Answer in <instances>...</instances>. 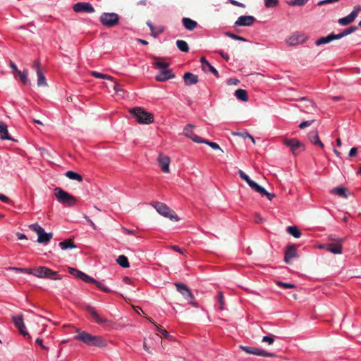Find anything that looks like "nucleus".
Instances as JSON below:
<instances>
[{
	"mask_svg": "<svg viewBox=\"0 0 361 361\" xmlns=\"http://www.w3.org/2000/svg\"><path fill=\"white\" fill-rule=\"evenodd\" d=\"M0 139L13 140V139L8 135V127L4 122H0Z\"/></svg>",
	"mask_w": 361,
	"mask_h": 361,
	"instance_id": "a878e982",
	"label": "nucleus"
},
{
	"mask_svg": "<svg viewBox=\"0 0 361 361\" xmlns=\"http://www.w3.org/2000/svg\"><path fill=\"white\" fill-rule=\"evenodd\" d=\"M183 79L186 86L195 85L198 82V76L190 72L185 73Z\"/></svg>",
	"mask_w": 361,
	"mask_h": 361,
	"instance_id": "4be33fe9",
	"label": "nucleus"
},
{
	"mask_svg": "<svg viewBox=\"0 0 361 361\" xmlns=\"http://www.w3.org/2000/svg\"><path fill=\"white\" fill-rule=\"evenodd\" d=\"M182 22L183 26L188 30H193L197 26V23L189 18H183Z\"/></svg>",
	"mask_w": 361,
	"mask_h": 361,
	"instance_id": "cd10ccee",
	"label": "nucleus"
},
{
	"mask_svg": "<svg viewBox=\"0 0 361 361\" xmlns=\"http://www.w3.org/2000/svg\"><path fill=\"white\" fill-rule=\"evenodd\" d=\"M175 286L177 288V290L182 294V295L189 302V303L192 304L193 306H196V303L193 302L194 295L185 284L176 283H175Z\"/></svg>",
	"mask_w": 361,
	"mask_h": 361,
	"instance_id": "9d476101",
	"label": "nucleus"
},
{
	"mask_svg": "<svg viewBox=\"0 0 361 361\" xmlns=\"http://www.w3.org/2000/svg\"><path fill=\"white\" fill-rule=\"evenodd\" d=\"M9 65H10V67L12 68V70L13 71V72H14L16 74H17V73H18V71H20L18 69V68H17L16 65L13 61H10Z\"/></svg>",
	"mask_w": 361,
	"mask_h": 361,
	"instance_id": "338daca9",
	"label": "nucleus"
},
{
	"mask_svg": "<svg viewBox=\"0 0 361 361\" xmlns=\"http://www.w3.org/2000/svg\"><path fill=\"white\" fill-rule=\"evenodd\" d=\"M306 39L307 37L303 34L295 32L286 39V43L289 46H295L300 44H302L305 42Z\"/></svg>",
	"mask_w": 361,
	"mask_h": 361,
	"instance_id": "f8f14e48",
	"label": "nucleus"
},
{
	"mask_svg": "<svg viewBox=\"0 0 361 361\" xmlns=\"http://www.w3.org/2000/svg\"><path fill=\"white\" fill-rule=\"evenodd\" d=\"M343 239H339L338 242L335 243H329L325 245L326 250L334 254H341L342 253V245L341 242Z\"/></svg>",
	"mask_w": 361,
	"mask_h": 361,
	"instance_id": "6ab92c4d",
	"label": "nucleus"
},
{
	"mask_svg": "<svg viewBox=\"0 0 361 361\" xmlns=\"http://www.w3.org/2000/svg\"><path fill=\"white\" fill-rule=\"evenodd\" d=\"M264 221L263 218L257 213L255 214V221L257 224L262 223Z\"/></svg>",
	"mask_w": 361,
	"mask_h": 361,
	"instance_id": "680f3d73",
	"label": "nucleus"
},
{
	"mask_svg": "<svg viewBox=\"0 0 361 361\" xmlns=\"http://www.w3.org/2000/svg\"><path fill=\"white\" fill-rule=\"evenodd\" d=\"M297 251L294 245H289L285 252L284 260L287 264L290 262L292 258L296 257Z\"/></svg>",
	"mask_w": 361,
	"mask_h": 361,
	"instance_id": "b1692460",
	"label": "nucleus"
},
{
	"mask_svg": "<svg viewBox=\"0 0 361 361\" xmlns=\"http://www.w3.org/2000/svg\"><path fill=\"white\" fill-rule=\"evenodd\" d=\"M65 176L71 180H75L78 182L82 181V176L73 171H68L65 173Z\"/></svg>",
	"mask_w": 361,
	"mask_h": 361,
	"instance_id": "72a5a7b5",
	"label": "nucleus"
},
{
	"mask_svg": "<svg viewBox=\"0 0 361 361\" xmlns=\"http://www.w3.org/2000/svg\"><path fill=\"white\" fill-rule=\"evenodd\" d=\"M194 128L195 126L192 124H188L183 130L184 135L195 142L200 143V142L202 141V138L193 133L192 129Z\"/></svg>",
	"mask_w": 361,
	"mask_h": 361,
	"instance_id": "f3484780",
	"label": "nucleus"
},
{
	"mask_svg": "<svg viewBox=\"0 0 361 361\" xmlns=\"http://www.w3.org/2000/svg\"><path fill=\"white\" fill-rule=\"evenodd\" d=\"M308 138L311 143H312L314 145L319 146L322 149L324 147V144L320 140L318 133L317 130L312 131L308 134Z\"/></svg>",
	"mask_w": 361,
	"mask_h": 361,
	"instance_id": "5701e85b",
	"label": "nucleus"
},
{
	"mask_svg": "<svg viewBox=\"0 0 361 361\" xmlns=\"http://www.w3.org/2000/svg\"><path fill=\"white\" fill-rule=\"evenodd\" d=\"M73 10L76 13H92L95 11L94 7L90 3L78 2L73 6Z\"/></svg>",
	"mask_w": 361,
	"mask_h": 361,
	"instance_id": "9b49d317",
	"label": "nucleus"
},
{
	"mask_svg": "<svg viewBox=\"0 0 361 361\" xmlns=\"http://www.w3.org/2000/svg\"><path fill=\"white\" fill-rule=\"evenodd\" d=\"M346 189L343 187H337V188H334L332 190H331V192L334 193V194H336L338 196H341V197H347V194H346Z\"/></svg>",
	"mask_w": 361,
	"mask_h": 361,
	"instance_id": "79ce46f5",
	"label": "nucleus"
},
{
	"mask_svg": "<svg viewBox=\"0 0 361 361\" xmlns=\"http://www.w3.org/2000/svg\"><path fill=\"white\" fill-rule=\"evenodd\" d=\"M113 88L117 94H119L120 92H123V89L120 87V85L117 82H115Z\"/></svg>",
	"mask_w": 361,
	"mask_h": 361,
	"instance_id": "052dcab7",
	"label": "nucleus"
},
{
	"mask_svg": "<svg viewBox=\"0 0 361 361\" xmlns=\"http://www.w3.org/2000/svg\"><path fill=\"white\" fill-rule=\"evenodd\" d=\"M61 250H66L68 248H75L76 245L71 239H66L59 243Z\"/></svg>",
	"mask_w": 361,
	"mask_h": 361,
	"instance_id": "473e14b6",
	"label": "nucleus"
},
{
	"mask_svg": "<svg viewBox=\"0 0 361 361\" xmlns=\"http://www.w3.org/2000/svg\"><path fill=\"white\" fill-rule=\"evenodd\" d=\"M80 279H81L82 281H84L85 283H94L96 282V280L94 278L87 275L86 274H85L83 272H82Z\"/></svg>",
	"mask_w": 361,
	"mask_h": 361,
	"instance_id": "49530a36",
	"label": "nucleus"
},
{
	"mask_svg": "<svg viewBox=\"0 0 361 361\" xmlns=\"http://www.w3.org/2000/svg\"><path fill=\"white\" fill-rule=\"evenodd\" d=\"M54 195L58 201L63 205L71 207L76 203V198L61 188L54 189Z\"/></svg>",
	"mask_w": 361,
	"mask_h": 361,
	"instance_id": "39448f33",
	"label": "nucleus"
},
{
	"mask_svg": "<svg viewBox=\"0 0 361 361\" xmlns=\"http://www.w3.org/2000/svg\"><path fill=\"white\" fill-rule=\"evenodd\" d=\"M12 321L16 327L19 330L20 333L24 336H27L30 337L28 333L26 331V327L23 322V315L13 316Z\"/></svg>",
	"mask_w": 361,
	"mask_h": 361,
	"instance_id": "4468645a",
	"label": "nucleus"
},
{
	"mask_svg": "<svg viewBox=\"0 0 361 361\" xmlns=\"http://www.w3.org/2000/svg\"><path fill=\"white\" fill-rule=\"evenodd\" d=\"M335 39H338L336 34L331 33L329 35H327L326 37H322L319 38L315 42V44L317 46H320L322 44L329 43V42H332L333 40H335Z\"/></svg>",
	"mask_w": 361,
	"mask_h": 361,
	"instance_id": "393cba45",
	"label": "nucleus"
},
{
	"mask_svg": "<svg viewBox=\"0 0 361 361\" xmlns=\"http://www.w3.org/2000/svg\"><path fill=\"white\" fill-rule=\"evenodd\" d=\"M175 75L169 69L161 70L160 73L156 75L155 80L157 81H166L171 78H174Z\"/></svg>",
	"mask_w": 361,
	"mask_h": 361,
	"instance_id": "aec40b11",
	"label": "nucleus"
},
{
	"mask_svg": "<svg viewBox=\"0 0 361 361\" xmlns=\"http://www.w3.org/2000/svg\"><path fill=\"white\" fill-rule=\"evenodd\" d=\"M83 217L87 221V222H89L92 228L96 229L94 223L85 214H83Z\"/></svg>",
	"mask_w": 361,
	"mask_h": 361,
	"instance_id": "0e129e2a",
	"label": "nucleus"
},
{
	"mask_svg": "<svg viewBox=\"0 0 361 361\" xmlns=\"http://www.w3.org/2000/svg\"><path fill=\"white\" fill-rule=\"evenodd\" d=\"M276 284L279 286L283 287L284 288H294L295 287V286L294 284L288 283H283V282H281V281H277Z\"/></svg>",
	"mask_w": 361,
	"mask_h": 361,
	"instance_id": "864d4df0",
	"label": "nucleus"
},
{
	"mask_svg": "<svg viewBox=\"0 0 361 361\" xmlns=\"http://www.w3.org/2000/svg\"><path fill=\"white\" fill-rule=\"evenodd\" d=\"M117 263L123 268L130 267L128 259L125 255H120L116 259Z\"/></svg>",
	"mask_w": 361,
	"mask_h": 361,
	"instance_id": "4c0bfd02",
	"label": "nucleus"
},
{
	"mask_svg": "<svg viewBox=\"0 0 361 361\" xmlns=\"http://www.w3.org/2000/svg\"><path fill=\"white\" fill-rule=\"evenodd\" d=\"M37 85L38 86H47V83L46 82V78L42 72V71H37Z\"/></svg>",
	"mask_w": 361,
	"mask_h": 361,
	"instance_id": "ea45409f",
	"label": "nucleus"
},
{
	"mask_svg": "<svg viewBox=\"0 0 361 361\" xmlns=\"http://www.w3.org/2000/svg\"><path fill=\"white\" fill-rule=\"evenodd\" d=\"M77 335L74 336V339L81 341L90 346H97L99 348L105 347L106 342L101 336H93L86 331H80L77 330Z\"/></svg>",
	"mask_w": 361,
	"mask_h": 361,
	"instance_id": "f257e3e1",
	"label": "nucleus"
},
{
	"mask_svg": "<svg viewBox=\"0 0 361 361\" xmlns=\"http://www.w3.org/2000/svg\"><path fill=\"white\" fill-rule=\"evenodd\" d=\"M307 1L308 0H290L287 1V4L290 6H302L305 5Z\"/></svg>",
	"mask_w": 361,
	"mask_h": 361,
	"instance_id": "c03bdc74",
	"label": "nucleus"
},
{
	"mask_svg": "<svg viewBox=\"0 0 361 361\" xmlns=\"http://www.w3.org/2000/svg\"><path fill=\"white\" fill-rule=\"evenodd\" d=\"M157 330L160 332L164 337L169 336L168 332L163 329L161 326L156 325Z\"/></svg>",
	"mask_w": 361,
	"mask_h": 361,
	"instance_id": "4d7b16f0",
	"label": "nucleus"
},
{
	"mask_svg": "<svg viewBox=\"0 0 361 361\" xmlns=\"http://www.w3.org/2000/svg\"><path fill=\"white\" fill-rule=\"evenodd\" d=\"M119 18V16L116 13H103L99 20L104 26L112 27L118 24Z\"/></svg>",
	"mask_w": 361,
	"mask_h": 361,
	"instance_id": "0eeeda50",
	"label": "nucleus"
},
{
	"mask_svg": "<svg viewBox=\"0 0 361 361\" xmlns=\"http://www.w3.org/2000/svg\"><path fill=\"white\" fill-rule=\"evenodd\" d=\"M357 27L356 26H352L350 27L345 29L343 32H341L339 34H336V35L337 37V39H339L343 37H345V36L353 33V32L357 30Z\"/></svg>",
	"mask_w": 361,
	"mask_h": 361,
	"instance_id": "c9c22d12",
	"label": "nucleus"
},
{
	"mask_svg": "<svg viewBox=\"0 0 361 361\" xmlns=\"http://www.w3.org/2000/svg\"><path fill=\"white\" fill-rule=\"evenodd\" d=\"M252 190L259 193L262 196H266L269 200H271L275 197L274 193L267 192L263 187L259 185L257 183Z\"/></svg>",
	"mask_w": 361,
	"mask_h": 361,
	"instance_id": "bb28decb",
	"label": "nucleus"
},
{
	"mask_svg": "<svg viewBox=\"0 0 361 361\" xmlns=\"http://www.w3.org/2000/svg\"><path fill=\"white\" fill-rule=\"evenodd\" d=\"M219 309L223 310L224 306V298L223 293L221 292L219 293Z\"/></svg>",
	"mask_w": 361,
	"mask_h": 361,
	"instance_id": "6e6d98bb",
	"label": "nucleus"
},
{
	"mask_svg": "<svg viewBox=\"0 0 361 361\" xmlns=\"http://www.w3.org/2000/svg\"><path fill=\"white\" fill-rule=\"evenodd\" d=\"M33 276L37 278L47 279L51 280L61 279V277L59 276L58 271H54L51 269L44 266H39L34 268Z\"/></svg>",
	"mask_w": 361,
	"mask_h": 361,
	"instance_id": "20e7f679",
	"label": "nucleus"
},
{
	"mask_svg": "<svg viewBox=\"0 0 361 361\" xmlns=\"http://www.w3.org/2000/svg\"><path fill=\"white\" fill-rule=\"evenodd\" d=\"M238 174L240 176V177L244 180L248 185L249 186L253 189V188L255 186V185L257 184V183H255V181H253L252 180H251L250 178V177L245 173H244L243 171L241 170H239L238 171Z\"/></svg>",
	"mask_w": 361,
	"mask_h": 361,
	"instance_id": "7c9ffc66",
	"label": "nucleus"
},
{
	"mask_svg": "<svg viewBox=\"0 0 361 361\" xmlns=\"http://www.w3.org/2000/svg\"><path fill=\"white\" fill-rule=\"evenodd\" d=\"M91 75L96 78L105 79V80H111V81H114V78L109 75L103 74V73H99L97 71H92Z\"/></svg>",
	"mask_w": 361,
	"mask_h": 361,
	"instance_id": "58836bf2",
	"label": "nucleus"
},
{
	"mask_svg": "<svg viewBox=\"0 0 361 361\" xmlns=\"http://www.w3.org/2000/svg\"><path fill=\"white\" fill-rule=\"evenodd\" d=\"M239 82V80L238 79H235V78H230L229 80H228V82L227 83L229 85H238Z\"/></svg>",
	"mask_w": 361,
	"mask_h": 361,
	"instance_id": "69168bd1",
	"label": "nucleus"
},
{
	"mask_svg": "<svg viewBox=\"0 0 361 361\" xmlns=\"http://www.w3.org/2000/svg\"><path fill=\"white\" fill-rule=\"evenodd\" d=\"M200 62L202 63V68L204 71H207V69L211 71L216 78H219V72L217 71V70L214 67L212 66L209 63V61H207L206 58L205 57H202L200 59Z\"/></svg>",
	"mask_w": 361,
	"mask_h": 361,
	"instance_id": "412c9836",
	"label": "nucleus"
},
{
	"mask_svg": "<svg viewBox=\"0 0 361 361\" xmlns=\"http://www.w3.org/2000/svg\"><path fill=\"white\" fill-rule=\"evenodd\" d=\"M17 75L19 76L23 84H24V85H26L27 83L30 84V80L27 78V75H28L27 69L25 68L22 72L20 71H18Z\"/></svg>",
	"mask_w": 361,
	"mask_h": 361,
	"instance_id": "f704fd0d",
	"label": "nucleus"
},
{
	"mask_svg": "<svg viewBox=\"0 0 361 361\" xmlns=\"http://www.w3.org/2000/svg\"><path fill=\"white\" fill-rule=\"evenodd\" d=\"M255 20L252 16H241L235 21L236 26H251Z\"/></svg>",
	"mask_w": 361,
	"mask_h": 361,
	"instance_id": "dca6fc26",
	"label": "nucleus"
},
{
	"mask_svg": "<svg viewBox=\"0 0 361 361\" xmlns=\"http://www.w3.org/2000/svg\"><path fill=\"white\" fill-rule=\"evenodd\" d=\"M171 248L172 250H173L174 251L178 252H179V253L182 254V255H184V254H185V250H183V249L180 248V247H179L178 246H177V245H171Z\"/></svg>",
	"mask_w": 361,
	"mask_h": 361,
	"instance_id": "bf43d9fd",
	"label": "nucleus"
},
{
	"mask_svg": "<svg viewBox=\"0 0 361 361\" xmlns=\"http://www.w3.org/2000/svg\"><path fill=\"white\" fill-rule=\"evenodd\" d=\"M283 143L290 147L293 154H298L305 149V145L295 138L286 139Z\"/></svg>",
	"mask_w": 361,
	"mask_h": 361,
	"instance_id": "1a4fd4ad",
	"label": "nucleus"
},
{
	"mask_svg": "<svg viewBox=\"0 0 361 361\" xmlns=\"http://www.w3.org/2000/svg\"><path fill=\"white\" fill-rule=\"evenodd\" d=\"M200 143H204L211 147L214 149H220L222 152H224L223 149H221L219 147V145L214 142H210L207 140H204L202 138V141L200 142Z\"/></svg>",
	"mask_w": 361,
	"mask_h": 361,
	"instance_id": "37998d69",
	"label": "nucleus"
},
{
	"mask_svg": "<svg viewBox=\"0 0 361 361\" xmlns=\"http://www.w3.org/2000/svg\"><path fill=\"white\" fill-rule=\"evenodd\" d=\"M357 149L356 147H353L350 149L349 152V157H355L357 154Z\"/></svg>",
	"mask_w": 361,
	"mask_h": 361,
	"instance_id": "774afa93",
	"label": "nucleus"
},
{
	"mask_svg": "<svg viewBox=\"0 0 361 361\" xmlns=\"http://www.w3.org/2000/svg\"><path fill=\"white\" fill-rule=\"evenodd\" d=\"M150 204L161 216L169 218L174 221H178L179 220V218L176 214L175 212L169 208L166 204L160 202H152Z\"/></svg>",
	"mask_w": 361,
	"mask_h": 361,
	"instance_id": "7ed1b4c3",
	"label": "nucleus"
},
{
	"mask_svg": "<svg viewBox=\"0 0 361 361\" xmlns=\"http://www.w3.org/2000/svg\"><path fill=\"white\" fill-rule=\"evenodd\" d=\"M157 161L163 172L169 173V164L171 161L169 157L159 154Z\"/></svg>",
	"mask_w": 361,
	"mask_h": 361,
	"instance_id": "2eb2a0df",
	"label": "nucleus"
},
{
	"mask_svg": "<svg viewBox=\"0 0 361 361\" xmlns=\"http://www.w3.org/2000/svg\"><path fill=\"white\" fill-rule=\"evenodd\" d=\"M239 348L247 354H251V355H255L262 356V357H275V354H274L272 353H269L263 349L255 348V347L240 345Z\"/></svg>",
	"mask_w": 361,
	"mask_h": 361,
	"instance_id": "6e6552de",
	"label": "nucleus"
},
{
	"mask_svg": "<svg viewBox=\"0 0 361 361\" xmlns=\"http://www.w3.org/2000/svg\"><path fill=\"white\" fill-rule=\"evenodd\" d=\"M300 100L305 102L304 107V111L306 113L310 112L312 109H316L317 106L314 102H313L312 100L308 99L307 97H301Z\"/></svg>",
	"mask_w": 361,
	"mask_h": 361,
	"instance_id": "c85d7f7f",
	"label": "nucleus"
},
{
	"mask_svg": "<svg viewBox=\"0 0 361 361\" xmlns=\"http://www.w3.org/2000/svg\"><path fill=\"white\" fill-rule=\"evenodd\" d=\"M235 96L243 102H247L248 101V96L247 91L243 89H238L235 92Z\"/></svg>",
	"mask_w": 361,
	"mask_h": 361,
	"instance_id": "2f4dec72",
	"label": "nucleus"
},
{
	"mask_svg": "<svg viewBox=\"0 0 361 361\" xmlns=\"http://www.w3.org/2000/svg\"><path fill=\"white\" fill-rule=\"evenodd\" d=\"M275 336H265L262 338V342L267 343L269 345H271L274 343Z\"/></svg>",
	"mask_w": 361,
	"mask_h": 361,
	"instance_id": "3c124183",
	"label": "nucleus"
},
{
	"mask_svg": "<svg viewBox=\"0 0 361 361\" xmlns=\"http://www.w3.org/2000/svg\"><path fill=\"white\" fill-rule=\"evenodd\" d=\"M360 11V6H355L354 7L353 11L346 17L340 18L338 20V23L341 25H347L352 22H353L357 17L358 12Z\"/></svg>",
	"mask_w": 361,
	"mask_h": 361,
	"instance_id": "ddd939ff",
	"label": "nucleus"
},
{
	"mask_svg": "<svg viewBox=\"0 0 361 361\" xmlns=\"http://www.w3.org/2000/svg\"><path fill=\"white\" fill-rule=\"evenodd\" d=\"M265 6L267 8L274 7L278 5V0H264Z\"/></svg>",
	"mask_w": 361,
	"mask_h": 361,
	"instance_id": "603ef678",
	"label": "nucleus"
},
{
	"mask_svg": "<svg viewBox=\"0 0 361 361\" xmlns=\"http://www.w3.org/2000/svg\"><path fill=\"white\" fill-rule=\"evenodd\" d=\"M314 121L315 120L312 119L311 121H303L299 125V128L301 129H303L306 127H308V126H311L314 122Z\"/></svg>",
	"mask_w": 361,
	"mask_h": 361,
	"instance_id": "5fc2aeb1",
	"label": "nucleus"
},
{
	"mask_svg": "<svg viewBox=\"0 0 361 361\" xmlns=\"http://www.w3.org/2000/svg\"><path fill=\"white\" fill-rule=\"evenodd\" d=\"M10 269L15 270L16 271L26 273L28 274L33 275L34 269H27V268H19V267H11Z\"/></svg>",
	"mask_w": 361,
	"mask_h": 361,
	"instance_id": "a18cd8bd",
	"label": "nucleus"
},
{
	"mask_svg": "<svg viewBox=\"0 0 361 361\" xmlns=\"http://www.w3.org/2000/svg\"><path fill=\"white\" fill-rule=\"evenodd\" d=\"M68 271H69V273L71 274H72L73 276H74L75 278L77 279H79L80 278L82 274V271H80V270H78L75 268H71V267H69L68 268Z\"/></svg>",
	"mask_w": 361,
	"mask_h": 361,
	"instance_id": "09e8293b",
	"label": "nucleus"
},
{
	"mask_svg": "<svg viewBox=\"0 0 361 361\" xmlns=\"http://www.w3.org/2000/svg\"><path fill=\"white\" fill-rule=\"evenodd\" d=\"M32 68L35 70L36 73H37V71H42L40 68V63L38 60L34 61Z\"/></svg>",
	"mask_w": 361,
	"mask_h": 361,
	"instance_id": "13d9d810",
	"label": "nucleus"
},
{
	"mask_svg": "<svg viewBox=\"0 0 361 361\" xmlns=\"http://www.w3.org/2000/svg\"><path fill=\"white\" fill-rule=\"evenodd\" d=\"M226 35L227 36H228L229 37L233 39H235V40H240V41H243V42H246L247 39L241 36H239V35H237L235 34H233L232 32H227L226 33Z\"/></svg>",
	"mask_w": 361,
	"mask_h": 361,
	"instance_id": "8fccbe9b",
	"label": "nucleus"
},
{
	"mask_svg": "<svg viewBox=\"0 0 361 361\" xmlns=\"http://www.w3.org/2000/svg\"><path fill=\"white\" fill-rule=\"evenodd\" d=\"M153 65L157 68L162 70L167 69L169 66V63L164 61L163 59L160 57H154Z\"/></svg>",
	"mask_w": 361,
	"mask_h": 361,
	"instance_id": "c756f323",
	"label": "nucleus"
},
{
	"mask_svg": "<svg viewBox=\"0 0 361 361\" xmlns=\"http://www.w3.org/2000/svg\"><path fill=\"white\" fill-rule=\"evenodd\" d=\"M29 228L37 234L38 238L37 241L38 243L47 244L53 237L52 233H46L44 228L37 224H31L29 226Z\"/></svg>",
	"mask_w": 361,
	"mask_h": 361,
	"instance_id": "423d86ee",
	"label": "nucleus"
},
{
	"mask_svg": "<svg viewBox=\"0 0 361 361\" xmlns=\"http://www.w3.org/2000/svg\"><path fill=\"white\" fill-rule=\"evenodd\" d=\"M129 112L140 124H150L154 122V114L142 107H134Z\"/></svg>",
	"mask_w": 361,
	"mask_h": 361,
	"instance_id": "f03ea898",
	"label": "nucleus"
},
{
	"mask_svg": "<svg viewBox=\"0 0 361 361\" xmlns=\"http://www.w3.org/2000/svg\"><path fill=\"white\" fill-rule=\"evenodd\" d=\"M86 310L92 316L96 323L102 324L108 322L106 318L100 316L94 307L87 306Z\"/></svg>",
	"mask_w": 361,
	"mask_h": 361,
	"instance_id": "a211bd4d",
	"label": "nucleus"
},
{
	"mask_svg": "<svg viewBox=\"0 0 361 361\" xmlns=\"http://www.w3.org/2000/svg\"><path fill=\"white\" fill-rule=\"evenodd\" d=\"M94 284L96 285V286L100 289L101 290L105 292V293H111V290H110L108 287H106V286H104L103 283H102L101 282L99 281H97L96 280V282L94 283Z\"/></svg>",
	"mask_w": 361,
	"mask_h": 361,
	"instance_id": "de8ad7c7",
	"label": "nucleus"
},
{
	"mask_svg": "<svg viewBox=\"0 0 361 361\" xmlns=\"http://www.w3.org/2000/svg\"><path fill=\"white\" fill-rule=\"evenodd\" d=\"M287 232L296 238H300L301 235V232L297 226H288L287 228Z\"/></svg>",
	"mask_w": 361,
	"mask_h": 361,
	"instance_id": "e433bc0d",
	"label": "nucleus"
},
{
	"mask_svg": "<svg viewBox=\"0 0 361 361\" xmlns=\"http://www.w3.org/2000/svg\"><path fill=\"white\" fill-rule=\"evenodd\" d=\"M229 2L233 6H239V7H242V8H244L245 6V4L240 3L235 0H229Z\"/></svg>",
	"mask_w": 361,
	"mask_h": 361,
	"instance_id": "e2e57ef3",
	"label": "nucleus"
},
{
	"mask_svg": "<svg viewBox=\"0 0 361 361\" xmlns=\"http://www.w3.org/2000/svg\"><path fill=\"white\" fill-rule=\"evenodd\" d=\"M177 47L183 52H188L189 51V47L188 43L184 40L176 41Z\"/></svg>",
	"mask_w": 361,
	"mask_h": 361,
	"instance_id": "a19ab883",
	"label": "nucleus"
}]
</instances>
